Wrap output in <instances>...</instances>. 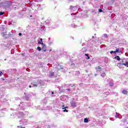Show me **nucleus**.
I'll return each instance as SVG.
<instances>
[{
    "label": "nucleus",
    "mask_w": 128,
    "mask_h": 128,
    "mask_svg": "<svg viewBox=\"0 0 128 128\" xmlns=\"http://www.w3.org/2000/svg\"><path fill=\"white\" fill-rule=\"evenodd\" d=\"M32 84V86H44V82L42 80H38L37 82L33 81Z\"/></svg>",
    "instance_id": "obj_1"
},
{
    "label": "nucleus",
    "mask_w": 128,
    "mask_h": 128,
    "mask_svg": "<svg viewBox=\"0 0 128 128\" xmlns=\"http://www.w3.org/2000/svg\"><path fill=\"white\" fill-rule=\"evenodd\" d=\"M28 114V112H24H24H19L18 114H17V116H18V118H22V116H24V114Z\"/></svg>",
    "instance_id": "obj_2"
},
{
    "label": "nucleus",
    "mask_w": 128,
    "mask_h": 128,
    "mask_svg": "<svg viewBox=\"0 0 128 128\" xmlns=\"http://www.w3.org/2000/svg\"><path fill=\"white\" fill-rule=\"evenodd\" d=\"M107 82H108L110 86H114V80L110 78L107 80Z\"/></svg>",
    "instance_id": "obj_3"
},
{
    "label": "nucleus",
    "mask_w": 128,
    "mask_h": 128,
    "mask_svg": "<svg viewBox=\"0 0 128 128\" xmlns=\"http://www.w3.org/2000/svg\"><path fill=\"white\" fill-rule=\"evenodd\" d=\"M70 10L71 12H76L78 10V6H70Z\"/></svg>",
    "instance_id": "obj_4"
},
{
    "label": "nucleus",
    "mask_w": 128,
    "mask_h": 128,
    "mask_svg": "<svg viewBox=\"0 0 128 128\" xmlns=\"http://www.w3.org/2000/svg\"><path fill=\"white\" fill-rule=\"evenodd\" d=\"M128 62L126 61L125 63L118 64L117 66H118V68H122L120 67V66H125L128 68Z\"/></svg>",
    "instance_id": "obj_5"
},
{
    "label": "nucleus",
    "mask_w": 128,
    "mask_h": 128,
    "mask_svg": "<svg viewBox=\"0 0 128 128\" xmlns=\"http://www.w3.org/2000/svg\"><path fill=\"white\" fill-rule=\"evenodd\" d=\"M57 68L58 70H62L63 72H64V66H62L58 64L57 66Z\"/></svg>",
    "instance_id": "obj_6"
},
{
    "label": "nucleus",
    "mask_w": 128,
    "mask_h": 128,
    "mask_svg": "<svg viewBox=\"0 0 128 128\" xmlns=\"http://www.w3.org/2000/svg\"><path fill=\"white\" fill-rule=\"evenodd\" d=\"M62 110H63V112H68V110H66V108H68V107L66 106L64 107V106H62Z\"/></svg>",
    "instance_id": "obj_7"
},
{
    "label": "nucleus",
    "mask_w": 128,
    "mask_h": 128,
    "mask_svg": "<svg viewBox=\"0 0 128 128\" xmlns=\"http://www.w3.org/2000/svg\"><path fill=\"white\" fill-rule=\"evenodd\" d=\"M71 106L72 108H76V104L74 102L72 101L71 102Z\"/></svg>",
    "instance_id": "obj_8"
},
{
    "label": "nucleus",
    "mask_w": 128,
    "mask_h": 128,
    "mask_svg": "<svg viewBox=\"0 0 128 128\" xmlns=\"http://www.w3.org/2000/svg\"><path fill=\"white\" fill-rule=\"evenodd\" d=\"M96 72H100V70H102V68H100V66H97L96 67Z\"/></svg>",
    "instance_id": "obj_9"
},
{
    "label": "nucleus",
    "mask_w": 128,
    "mask_h": 128,
    "mask_svg": "<svg viewBox=\"0 0 128 128\" xmlns=\"http://www.w3.org/2000/svg\"><path fill=\"white\" fill-rule=\"evenodd\" d=\"M121 50H120V48H116V51H114L115 52V54H116V52H121Z\"/></svg>",
    "instance_id": "obj_10"
},
{
    "label": "nucleus",
    "mask_w": 128,
    "mask_h": 128,
    "mask_svg": "<svg viewBox=\"0 0 128 128\" xmlns=\"http://www.w3.org/2000/svg\"><path fill=\"white\" fill-rule=\"evenodd\" d=\"M115 59L116 60H120V58L118 56H117L114 57Z\"/></svg>",
    "instance_id": "obj_11"
},
{
    "label": "nucleus",
    "mask_w": 128,
    "mask_h": 128,
    "mask_svg": "<svg viewBox=\"0 0 128 128\" xmlns=\"http://www.w3.org/2000/svg\"><path fill=\"white\" fill-rule=\"evenodd\" d=\"M100 76L102 78H104V76H106V72H103L101 74Z\"/></svg>",
    "instance_id": "obj_12"
},
{
    "label": "nucleus",
    "mask_w": 128,
    "mask_h": 128,
    "mask_svg": "<svg viewBox=\"0 0 128 128\" xmlns=\"http://www.w3.org/2000/svg\"><path fill=\"white\" fill-rule=\"evenodd\" d=\"M54 72H50L49 76H54Z\"/></svg>",
    "instance_id": "obj_13"
},
{
    "label": "nucleus",
    "mask_w": 128,
    "mask_h": 128,
    "mask_svg": "<svg viewBox=\"0 0 128 128\" xmlns=\"http://www.w3.org/2000/svg\"><path fill=\"white\" fill-rule=\"evenodd\" d=\"M122 93L124 94H128V91L126 90H123L122 91Z\"/></svg>",
    "instance_id": "obj_14"
},
{
    "label": "nucleus",
    "mask_w": 128,
    "mask_h": 128,
    "mask_svg": "<svg viewBox=\"0 0 128 128\" xmlns=\"http://www.w3.org/2000/svg\"><path fill=\"white\" fill-rule=\"evenodd\" d=\"M84 122H88V119L87 118H85L84 119Z\"/></svg>",
    "instance_id": "obj_15"
},
{
    "label": "nucleus",
    "mask_w": 128,
    "mask_h": 128,
    "mask_svg": "<svg viewBox=\"0 0 128 128\" xmlns=\"http://www.w3.org/2000/svg\"><path fill=\"white\" fill-rule=\"evenodd\" d=\"M42 48H46V45L44 43L42 42Z\"/></svg>",
    "instance_id": "obj_16"
},
{
    "label": "nucleus",
    "mask_w": 128,
    "mask_h": 128,
    "mask_svg": "<svg viewBox=\"0 0 128 128\" xmlns=\"http://www.w3.org/2000/svg\"><path fill=\"white\" fill-rule=\"evenodd\" d=\"M115 117L116 118H120V116H118V112H116V115Z\"/></svg>",
    "instance_id": "obj_17"
},
{
    "label": "nucleus",
    "mask_w": 128,
    "mask_h": 128,
    "mask_svg": "<svg viewBox=\"0 0 128 128\" xmlns=\"http://www.w3.org/2000/svg\"><path fill=\"white\" fill-rule=\"evenodd\" d=\"M86 50V48H82V52H84Z\"/></svg>",
    "instance_id": "obj_18"
},
{
    "label": "nucleus",
    "mask_w": 128,
    "mask_h": 128,
    "mask_svg": "<svg viewBox=\"0 0 128 128\" xmlns=\"http://www.w3.org/2000/svg\"><path fill=\"white\" fill-rule=\"evenodd\" d=\"M85 56H86V60H90V56H88V54H85Z\"/></svg>",
    "instance_id": "obj_19"
},
{
    "label": "nucleus",
    "mask_w": 128,
    "mask_h": 128,
    "mask_svg": "<svg viewBox=\"0 0 128 128\" xmlns=\"http://www.w3.org/2000/svg\"><path fill=\"white\" fill-rule=\"evenodd\" d=\"M104 37L106 38H108V34H104Z\"/></svg>",
    "instance_id": "obj_20"
},
{
    "label": "nucleus",
    "mask_w": 128,
    "mask_h": 128,
    "mask_svg": "<svg viewBox=\"0 0 128 128\" xmlns=\"http://www.w3.org/2000/svg\"><path fill=\"white\" fill-rule=\"evenodd\" d=\"M37 50H39V52H40V50H42V48H40V46H38Z\"/></svg>",
    "instance_id": "obj_21"
},
{
    "label": "nucleus",
    "mask_w": 128,
    "mask_h": 128,
    "mask_svg": "<svg viewBox=\"0 0 128 128\" xmlns=\"http://www.w3.org/2000/svg\"><path fill=\"white\" fill-rule=\"evenodd\" d=\"M72 28H76V25L74 24H72Z\"/></svg>",
    "instance_id": "obj_22"
},
{
    "label": "nucleus",
    "mask_w": 128,
    "mask_h": 128,
    "mask_svg": "<svg viewBox=\"0 0 128 128\" xmlns=\"http://www.w3.org/2000/svg\"><path fill=\"white\" fill-rule=\"evenodd\" d=\"M71 88H72V89L74 90V88H76V86L73 85V86H71Z\"/></svg>",
    "instance_id": "obj_23"
},
{
    "label": "nucleus",
    "mask_w": 128,
    "mask_h": 128,
    "mask_svg": "<svg viewBox=\"0 0 128 128\" xmlns=\"http://www.w3.org/2000/svg\"><path fill=\"white\" fill-rule=\"evenodd\" d=\"M2 35L3 36H6V32H3L2 33Z\"/></svg>",
    "instance_id": "obj_24"
},
{
    "label": "nucleus",
    "mask_w": 128,
    "mask_h": 128,
    "mask_svg": "<svg viewBox=\"0 0 128 128\" xmlns=\"http://www.w3.org/2000/svg\"><path fill=\"white\" fill-rule=\"evenodd\" d=\"M98 12H102V9H99V10H98Z\"/></svg>",
    "instance_id": "obj_25"
},
{
    "label": "nucleus",
    "mask_w": 128,
    "mask_h": 128,
    "mask_svg": "<svg viewBox=\"0 0 128 128\" xmlns=\"http://www.w3.org/2000/svg\"><path fill=\"white\" fill-rule=\"evenodd\" d=\"M115 54V52H114V51H111L110 52V54Z\"/></svg>",
    "instance_id": "obj_26"
},
{
    "label": "nucleus",
    "mask_w": 128,
    "mask_h": 128,
    "mask_svg": "<svg viewBox=\"0 0 128 128\" xmlns=\"http://www.w3.org/2000/svg\"><path fill=\"white\" fill-rule=\"evenodd\" d=\"M11 72H12H12H16V70H11Z\"/></svg>",
    "instance_id": "obj_27"
},
{
    "label": "nucleus",
    "mask_w": 128,
    "mask_h": 128,
    "mask_svg": "<svg viewBox=\"0 0 128 128\" xmlns=\"http://www.w3.org/2000/svg\"><path fill=\"white\" fill-rule=\"evenodd\" d=\"M2 72L0 71V76H2Z\"/></svg>",
    "instance_id": "obj_28"
},
{
    "label": "nucleus",
    "mask_w": 128,
    "mask_h": 128,
    "mask_svg": "<svg viewBox=\"0 0 128 128\" xmlns=\"http://www.w3.org/2000/svg\"><path fill=\"white\" fill-rule=\"evenodd\" d=\"M4 14V13L2 12H0V16H2Z\"/></svg>",
    "instance_id": "obj_29"
},
{
    "label": "nucleus",
    "mask_w": 128,
    "mask_h": 128,
    "mask_svg": "<svg viewBox=\"0 0 128 128\" xmlns=\"http://www.w3.org/2000/svg\"><path fill=\"white\" fill-rule=\"evenodd\" d=\"M38 44H42V42L40 41H38Z\"/></svg>",
    "instance_id": "obj_30"
},
{
    "label": "nucleus",
    "mask_w": 128,
    "mask_h": 128,
    "mask_svg": "<svg viewBox=\"0 0 128 128\" xmlns=\"http://www.w3.org/2000/svg\"><path fill=\"white\" fill-rule=\"evenodd\" d=\"M40 42H42V38H41L40 39Z\"/></svg>",
    "instance_id": "obj_31"
},
{
    "label": "nucleus",
    "mask_w": 128,
    "mask_h": 128,
    "mask_svg": "<svg viewBox=\"0 0 128 128\" xmlns=\"http://www.w3.org/2000/svg\"><path fill=\"white\" fill-rule=\"evenodd\" d=\"M118 116H119V118H120V114H118Z\"/></svg>",
    "instance_id": "obj_32"
},
{
    "label": "nucleus",
    "mask_w": 128,
    "mask_h": 128,
    "mask_svg": "<svg viewBox=\"0 0 128 128\" xmlns=\"http://www.w3.org/2000/svg\"><path fill=\"white\" fill-rule=\"evenodd\" d=\"M67 90H68V92H70V88H68Z\"/></svg>",
    "instance_id": "obj_33"
},
{
    "label": "nucleus",
    "mask_w": 128,
    "mask_h": 128,
    "mask_svg": "<svg viewBox=\"0 0 128 128\" xmlns=\"http://www.w3.org/2000/svg\"><path fill=\"white\" fill-rule=\"evenodd\" d=\"M18 128H25L20 127V126H18Z\"/></svg>",
    "instance_id": "obj_34"
},
{
    "label": "nucleus",
    "mask_w": 128,
    "mask_h": 128,
    "mask_svg": "<svg viewBox=\"0 0 128 128\" xmlns=\"http://www.w3.org/2000/svg\"><path fill=\"white\" fill-rule=\"evenodd\" d=\"M42 52H46V50H42Z\"/></svg>",
    "instance_id": "obj_35"
},
{
    "label": "nucleus",
    "mask_w": 128,
    "mask_h": 128,
    "mask_svg": "<svg viewBox=\"0 0 128 128\" xmlns=\"http://www.w3.org/2000/svg\"><path fill=\"white\" fill-rule=\"evenodd\" d=\"M11 116H13L12 117V118H14V114H11Z\"/></svg>",
    "instance_id": "obj_36"
},
{
    "label": "nucleus",
    "mask_w": 128,
    "mask_h": 128,
    "mask_svg": "<svg viewBox=\"0 0 128 128\" xmlns=\"http://www.w3.org/2000/svg\"><path fill=\"white\" fill-rule=\"evenodd\" d=\"M19 34V36H22V33H19V34Z\"/></svg>",
    "instance_id": "obj_37"
},
{
    "label": "nucleus",
    "mask_w": 128,
    "mask_h": 128,
    "mask_svg": "<svg viewBox=\"0 0 128 128\" xmlns=\"http://www.w3.org/2000/svg\"><path fill=\"white\" fill-rule=\"evenodd\" d=\"M126 118H128V114H126Z\"/></svg>",
    "instance_id": "obj_38"
},
{
    "label": "nucleus",
    "mask_w": 128,
    "mask_h": 128,
    "mask_svg": "<svg viewBox=\"0 0 128 128\" xmlns=\"http://www.w3.org/2000/svg\"><path fill=\"white\" fill-rule=\"evenodd\" d=\"M29 88H32V86H29Z\"/></svg>",
    "instance_id": "obj_39"
},
{
    "label": "nucleus",
    "mask_w": 128,
    "mask_h": 128,
    "mask_svg": "<svg viewBox=\"0 0 128 128\" xmlns=\"http://www.w3.org/2000/svg\"><path fill=\"white\" fill-rule=\"evenodd\" d=\"M94 76H96L97 74H95Z\"/></svg>",
    "instance_id": "obj_40"
},
{
    "label": "nucleus",
    "mask_w": 128,
    "mask_h": 128,
    "mask_svg": "<svg viewBox=\"0 0 128 128\" xmlns=\"http://www.w3.org/2000/svg\"><path fill=\"white\" fill-rule=\"evenodd\" d=\"M52 94H54V92H52Z\"/></svg>",
    "instance_id": "obj_41"
},
{
    "label": "nucleus",
    "mask_w": 128,
    "mask_h": 128,
    "mask_svg": "<svg viewBox=\"0 0 128 128\" xmlns=\"http://www.w3.org/2000/svg\"><path fill=\"white\" fill-rule=\"evenodd\" d=\"M49 52H52V50H49Z\"/></svg>",
    "instance_id": "obj_42"
},
{
    "label": "nucleus",
    "mask_w": 128,
    "mask_h": 128,
    "mask_svg": "<svg viewBox=\"0 0 128 128\" xmlns=\"http://www.w3.org/2000/svg\"><path fill=\"white\" fill-rule=\"evenodd\" d=\"M126 120H125L124 121V122H126Z\"/></svg>",
    "instance_id": "obj_43"
},
{
    "label": "nucleus",
    "mask_w": 128,
    "mask_h": 128,
    "mask_svg": "<svg viewBox=\"0 0 128 128\" xmlns=\"http://www.w3.org/2000/svg\"><path fill=\"white\" fill-rule=\"evenodd\" d=\"M12 52H14V50H12Z\"/></svg>",
    "instance_id": "obj_44"
},
{
    "label": "nucleus",
    "mask_w": 128,
    "mask_h": 128,
    "mask_svg": "<svg viewBox=\"0 0 128 128\" xmlns=\"http://www.w3.org/2000/svg\"><path fill=\"white\" fill-rule=\"evenodd\" d=\"M22 122H24V120H22Z\"/></svg>",
    "instance_id": "obj_45"
},
{
    "label": "nucleus",
    "mask_w": 128,
    "mask_h": 128,
    "mask_svg": "<svg viewBox=\"0 0 128 128\" xmlns=\"http://www.w3.org/2000/svg\"><path fill=\"white\" fill-rule=\"evenodd\" d=\"M92 38H94V36H92Z\"/></svg>",
    "instance_id": "obj_46"
},
{
    "label": "nucleus",
    "mask_w": 128,
    "mask_h": 128,
    "mask_svg": "<svg viewBox=\"0 0 128 128\" xmlns=\"http://www.w3.org/2000/svg\"><path fill=\"white\" fill-rule=\"evenodd\" d=\"M122 62H124V61H122Z\"/></svg>",
    "instance_id": "obj_47"
},
{
    "label": "nucleus",
    "mask_w": 128,
    "mask_h": 128,
    "mask_svg": "<svg viewBox=\"0 0 128 128\" xmlns=\"http://www.w3.org/2000/svg\"><path fill=\"white\" fill-rule=\"evenodd\" d=\"M23 124H24V123H23Z\"/></svg>",
    "instance_id": "obj_48"
},
{
    "label": "nucleus",
    "mask_w": 128,
    "mask_h": 128,
    "mask_svg": "<svg viewBox=\"0 0 128 128\" xmlns=\"http://www.w3.org/2000/svg\"><path fill=\"white\" fill-rule=\"evenodd\" d=\"M11 54H12V52H11Z\"/></svg>",
    "instance_id": "obj_49"
}]
</instances>
